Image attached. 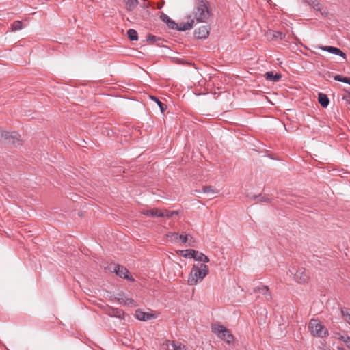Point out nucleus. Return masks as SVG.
<instances>
[{
  "label": "nucleus",
  "instance_id": "f257e3e1",
  "mask_svg": "<svg viewBox=\"0 0 350 350\" xmlns=\"http://www.w3.org/2000/svg\"><path fill=\"white\" fill-rule=\"evenodd\" d=\"M208 271V267L204 263L193 265L188 277V284L190 286L196 285L198 281H202L205 278Z\"/></svg>",
  "mask_w": 350,
  "mask_h": 350
},
{
  "label": "nucleus",
  "instance_id": "f03ea898",
  "mask_svg": "<svg viewBox=\"0 0 350 350\" xmlns=\"http://www.w3.org/2000/svg\"><path fill=\"white\" fill-rule=\"evenodd\" d=\"M212 332L219 338L226 342L228 344L234 342V336L230 330L222 325L214 324L211 327Z\"/></svg>",
  "mask_w": 350,
  "mask_h": 350
},
{
  "label": "nucleus",
  "instance_id": "7ed1b4c3",
  "mask_svg": "<svg viewBox=\"0 0 350 350\" xmlns=\"http://www.w3.org/2000/svg\"><path fill=\"white\" fill-rule=\"evenodd\" d=\"M308 329L314 336L323 338L328 335L327 329L318 319H311L308 323Z\"/></svg>",
  "mask_w": 350,
  "mask_h": 350
},
{
  "label": "nucleus",
  "instance_id": "20e7f679",
  "mask_svg": "<svg viewBox=\"0 0 350 350\" xmlns=\"http://www.w3.org/2000/svg\"><path fill=\"white\" fill-rule=\"evenodd\" d=\"M209 16L210 11L204 0H201L200 3L196 8L194 17L198 22L200 23L206 21Z\"/></svg>",
  "mask_w": 350,
  "mask_h": 350
},
{
  "label": "nucleus",
  "instance_id": "39448f33",
  "mask_svg": "<svg viewBox=\"0 0 350 350\" xmlns=\"http://www.w3.org/2000/svg\"><path fill=\"white\" fill-rule=\"evenodd\" d=\"M180 254L185 258H192L197 261L203 262L204 264L209 262V258L207 256L195 250L187 249L180 250Z\"/></svg>",
  "mask_w": 350,
  "mask_h": 350
},
{
  "label": "nucleus",
  "instance_id": "423d86ee",
  "mask_svg": "<svg viewBox=\"0 0 350 350\" xmlns=\"http://www.w3.org/2000/svg\"><path fill=\"white\" fill-rule=\"evenodd\" d=\"M108 269L111 272H114L120 278L126 279L130 281H134V278L130 275L129 270L121 265L111 263L109 265Z\"/></svg>",
  "mask_w": 350,
  "mask_h": 350
},
{
  "label": "nucleus",
  "instance_id": "0eeeda50",
  "mask_svg": "<svg viewBox=\"0 0 350 350\" xmlns=\"http://www.w3.org/2000/svg\"><path fill=\"white\" fill-rule=\"evenodd\" d=\"M0 140L10 144H20V135L16 132H7L0 129Z\"/></svg>",
  "mask_w": 350,
  "mask_h": 350
},
{
  "label": "nucleus",
  "instance_id": "6e6552de",
  "mask_svg": "<svg viewBox=\"0 0 350 350\" xmlns=\"http://www.w3.org/2000/svg\"><path fill=\"white\" fill-rule=\"evenodd\" d=\"M294 279L299 284H306L309 280V273L304 267H299L294 273Z\"/></svg>",
  "mask_w": 350,
  "mask_h": 350
},
{
  "label": "nucleus",
  "instance_id": "1a4fd4ad",
  "mask_svg": "<svg viewBox=\"0 0 350 350\" xmlns=\"http://www.w3.org/2000/svg\"><path fill=\"white\" fill-rule=\"evenodd\" d=\"M322 51H325L329 52L330 53L339 55L342 57L343 59H346L347 56L345 53H343L340 49L332 46H321L319 47Z\"/></svg>",
  "mask_w": 350,
  "mask_h": 350
},
{
  "label": "nucleus",
  "instance_id": "9d476101",
  "mask_svg": "<svg viewBox=\"0 0 350 350\" xmlns=\"http://www.w3.org/2000/svg\"><path fill=\"white\" fill-rule=\"evenodd\" d=\"M194 34L196 37L198 38L204 39L208 36L209 31L206 26H202L199 27L198 29L195 30Z\"/></svg>",
  "mask_w": 350,
  "mask_h": 350
},
{
  "label": "nucleus",
  "instance_id": "9b49d317",
  "mask_svg": "<svg viewBox=\"0 0 350 350\" xmlns=\"http://www.w3.org/2000/svg\"><path fill=\"white\" fill-rule=\"evenodd\" d=\"M253 292L254 293H259L263 295H265L267 299H271V295L269 291V287L265 285H262L261 286H258L254 288Z\"/></svg>",
  "mask_w": 350,
  "mask_h": 350
},
{
  "label": "nucleus",
  "instance_id": "f8f14e48",
  "mask_svg": "<svg viewBox=\"0 0 350 350\" xmlns=\"http://www.w3.org/2000/svg\"><path fill=\"white\" fill-rule=\"evenodd\" d=\"M193 24H194L193 19H191L190 21H188L187 23L181 22V23H177V28H176L175 29L178 30V31H182L189 30L193 27Z\"/></svg>",
  "mask_w": 350,
  "mask_h": 350
},
{
  "label": "nucleus",
  "instance_id": "ddd939ff",
  "mask_svg": "<svg viewBox=\"0 0 350 350\" xmlns=\"http://www.w3.org/2000/svg\"><path fill=\"white\" fill-rule=\"evenodd\" d=\"M142 213L146 216H150L152 217H163V211L157 208L150 209V210H145V211H143Z\"/></svg>",
  "mask_w": 350,
  "mask_h": 350
},
{
  "label": "nucleus",
  "instance_id": "4468645a",
  "mask_svg": "<svg viewBox=\"0 0 350 350\" xmlns=\"http://www.w3.org/2000/svg\"><path fill=\"white\" fill-rule=\"evenodd\" d=\"M118 302L120 304L129 306H135V301L130 298H125L124 295H118L116 297Z\"/></svg>",
  "mask_w": 350,
  "mask_h": 350
},
{
  "label": "nucleus",
  "instance_id": "2eb2a0df",
  "mask_svg": "<svg viewBox=\"0 0 350 350\" xmlns=\"http://www.w3.org/2000/svg\"><path fill=\"white\" fill-rule=\"evenodd\" d=\"M161 19L167 24L169 28L172 29L177 28V23L171 19L167 14H162L161 15Z\"/></svg>",
  "mask_w": 350,
  "mask_h": 350
},
{
  "label": "nucleus",
  "instance_id": "dca6fc26",
  "mask_svg": "<svg viewBox=\"0 0 350 350\" xmlns=\"http://www.w3.org/2000/svg\"><path fill=\"white\" fill-rule=\"evenodd\" d=\"M135 317L138 320L147 321L151 319L153 315L149 313L144 312L139 310H137L135 312Z\"/></svg>",
  "mask_w": 350,
  "mask_h": 350
},
{
  "label": "nucleus",
  "instance_id": "f3484780",
  "mask_svg": "<svg viewBox=\"0 0 350 350\" xmlns=\"http://www.w3.org/2000/svg\"><path fill=\"white\" fill-rule=\"evenodd\" d=\"M281 74H274L273 72H267L265 74V77L267 80L274 82L278 81L281 79Z\"/></svg>",
  "mask_w": 350,
  "mask_h": 350
},
{
  "label": "nucleus",
  "instance_id": "a211bd4d",
  "mask_svg": "<svg viewBox=\"0 0 350 350\" xmlns=\"http://www.w3.org/2000/svg\"><path fill=\"white\" fill-rule=\"evenodd\" d=\"M318 100L321 106L323 107H327L329 105V100L327 96L323 93H319L318 95Z\"/></svg>",
  "mask_w": 350,
  "mask_h": 350
},
{
  "label": "nucleus",
  "instance_id": "6ab92c4d",
  "mask_svg": "<svg viewBox=\"0 0 350 350\" xmlns=\"http://www.w3.org/2000/svg\"><path fill=\"white\" fill-rule=\"evenodd\" d=\"M127 11H133L138 5V0H123Z\"/></svg>",
  "mask_w": 350,
  "mask_h": 350
},
{
  "label": "nucleus",
  "instance_id": "aec40b11",
  "mask_svg": "<svg viewBox=\"0 0 350 350\" xmlns=\"http://www.w3.org/2000/svg\"><path fill=\"white\" fill-rule=\"evenodd\" d=\"M150 98L157 103V105H158L159 107L161 113H163L164 111L167 109V105L160 101L159 99L154 96H150Z\"/></svg>",
  "mask_w": 350,
  "mask_h": 350
},
{
  "label": "nucleus",
  "instance_id": "412c9836",
  "mask_svg": "<svg viewBox=\"0 0 350 350\" xmlns=\"http://www.w3.org/2000/svg\"><path fill=\"white\" fill-rule=\"evenodd\" d=\"M341 314L345 321L350 325V308H341Z\"/></svg>",
  "mask_w": 350,
  "mask_h": 350
},
{
  "label": "nucleus",
  "instance_id": "4be33fe9",
  "mask_svg": "<svg viewBox=\"0 0 350 350\" xmlns=\"http://www.w3.org/2000/svg\"><path fill=\"white\" fill-rule=\"evenodd\" d=\"M127 36L129 40L131 41H135L138 40V33L133 29H130L127 31Z\"/></svg>",
  "mask_w": 350,
  "mask_h": 350
},
{
  "label": "nucleus",
  "instance_id": "5701e85b",
  "mask_svg": "<svg viewBox=\"0 0 350 350\" xmlns=\"http://www.w3.org/2000/svg\"><path fill=\"white\" fill-rule=\"evenodd\" d=\"M111 315L120 319H124V312L122 310L118 308L111 309Z\"/></svg>",
  "mask_w": 350,
  "mask_h": 350
},
{
  "label": "nucleus",
  "instance_id": "b1692460",
  "mask_svg": "<svg viewBox=\"0 0 350 350\" xmlns=\"http://www.w3.org/2000/svg\"><path fill=\"white\" fill-rule=\"evenodd\" d=\"M23 28V23L21 21H15L11 24V30L12 31L21 30Z\"/></svg>",
  "mask_w": 350,
  "mask_h": 350
},
{
  "label": "nucleus",
  "instance_id": "393cba45",
  "mask_svg": "<svg viewBox=\"0 0 350 350\" xmlns=\"http://www.w3.org/2000/svg\"><path fill=\"white\" fill-rule=\"evenodd\" d=\"M171 345L173 347V350H187V348L185 345H182L178 342L173 340Z\"/></svg>",
  "mask_w": 350,
  "mask_h": 350
},
{
  "label": "nucleus",
  "instance_id": "a878e982",
  "mask_svg": "<svg viewBox=\"0 0 350 350\" xmlns=\"http://www.w3.org/2000/svg\"><path fill=\"white\" fill-rule=\"evenodd\" d=\"M286 35L281 31H273L272 32V39H279L284 40L285 38Z\"/></svg>",
  "mask_w": 350,
  "mask_h": 350
},
{
  "label": "nucleus",
  "instance_id": "bb28decb",
  "mask_svg": "<svg viewBox=\"0 0 350 350\" xmlns=\"http://www.w3.org/2000/svg\"><path fill=\"white\" fill-rule=\"evenodd\" d=\"M178 214V212L176 211L165 210L164 211H163V217H162L170 218V217H172L174 215H176Z\"/></svg>",
  "mask_w": 350,
  "mask_h": 350
},
{
  "label": "nucleus",
  "instance_id": "cd10ccee",
  "mask_svg": "<svg viewBox=\"0 0 350 350\" xmlns=\"http://www.w3.org/2000/svg\"><path fill=\"white\" fill-rule=\"evenodd\" d=\"M254 200H258L259 202H271V199L269 198L268 197L265 196H262V195H259V196H254Z\"/></svg>",
  "mask_w": 350,
  "mask_h": 350
},
{
  "label": "nucleus",
  "instance_id": "c85d7f7f",
  "mask_svg": "<svg viewBox=\"0 0 350 350\" xmlns=\"http://www.w3.org/2000/svg\"><path fill=\"white\" fill-rule=\"evenodd\" d=\"M349 77L340 75H336L334 76V79L338 81L345 83L347 82Z\"/></svg>",
  "mask_w": 350,
  "mask_h": 350
},
{
  "label": "nucleus",
  "instance_id": "c756f323",
  "mask_svg": "<svg viewBox=\"0 0 350 350\" xmlns=\"http://www.w3.org/2000/svg\"><path fill=\"white\" fill-rule=\"evenodd\" d=\"M312 7L317 11L321 12V13L323 14L322 8L323 5L319 3L318 0L316 1V2L312 5Z\"/></svg>",
  "mask_w": 350,
  "mask_h": 350
},
{
  "label": "nucleus",
  "instance_id": "7c9ffc66",
  "mask_svg": "<svg viewBox=\"0 0 350 350\" xmlns=\"http://www.w3.org/2000/svg\"><path fill=\"white\" fill-rule=\"evenodd\" d=\"M147 40L151 43H154L157 40L161 41V39L160 38H157V36H155L154 35L149 34L147 37Z\"/></svg>",
  "mask_w": 350,
  "mask_h": 350
},
{
  "label": "nucleus",
  "instance_id": "2f4dec72",
  "mask_svg": "<svg viewBox=\"0 0 350 350\" xmlns=\"http://www.w3.org/2000/svg\"><path fill=\"white\" fill-rule=\"evenodd\" d=\"M202 191L204 193H215V190L213 189V188L211 186L203 187Z\"/></svg>",
  "mask_w": 350,
  "mask_h": 350
},
{
  "label": "nucleus",
  "instance_id": "473e14b6",
  "mask_svg": "<svg viewBox=\"0 0 350 350\" xmlns=\"http://www.w3.org/2000/svg\"><path fill=\"white\" fill-rule=\"evenodd\" d=\"M167 236L175 241L179 239L180 234L178 232H170Z\"/></svg>",
  "mask_w": 350,
  "mask_h": 350
},
{
  "label": "nucleus",
  "instance_id": "72a5a7b5",
  "mask_svg": "<svg viewBox=\"0 0 350 350\" xmlns=\"http://www.w3.org/2000/svg\"><path fill=\"white\" fill-rule=\"evenodd\" d=\"M188 238H189V235L181 234H180L178 239H180L182 243H185L188 241Z\"/></svg>",
  "mask_w": 350,
  "mask_h": 350
},
{
  "label": "nucleus",
  "instance_id": "f704fd0d",
  "mask_svg": "<svg viewBox=\"0 0 350 350\" xmlns=\"http://www.w3.org/2000/svg\"><path fill=\"white\" fill-rule=\"evenodd\" d=\"M342 99L345 100L347 103L350 105V92L342 96Z\"/></svg>",
  "mask_w": 350,
  "mask_h": 350
},
{
  "label": "nucleus",
  "instance_id": "c9c22d12",
  "mask_svg": "<svg viewBox=\"0 0 350 350\" xmlns=\"http://www.w3.org/2000/svg\"><path fill=\"white\" fill-rule=\"evenodd\" d=\"M345 344L349 349H350V336L349 338H346V341H345Z\"/></svg>",
  "mask_w": 350,
  "mask_h": 350
},
{
  "label": "nucleus",
  "instance_id": "e433bc0d",
  "mask_svg": "<svg viewBox=\"0 0 350 350\" xmlns=\"http://www.w3.org/2000/svg\"><path fill=\"white\" fill-rule=\"evenodd\" d=\"M349 336H343V335H340L338 338L339 340H342V342H345V341H346V338H349Z\"/></svg>",
  "mask_w": 350,
  "mask_h": 350
},
{
  "label": "nucleus",
  "instance_id": "4c0bfd02",
  "mask_svg": "<svg viewBox=\"0 0 350 350\" xmlns=\"http://www.w3.org/2000/svg\"><path fill=\"white\" fill-rule=\"evenodd\" d=\"M346 83L347 84H349L350 85V77H349L348 80H347V82H346Z\"/></svg>",
  "mask_w": 350,
  "mask_h": 350
}]
</instances>
